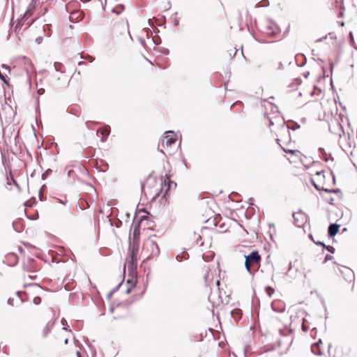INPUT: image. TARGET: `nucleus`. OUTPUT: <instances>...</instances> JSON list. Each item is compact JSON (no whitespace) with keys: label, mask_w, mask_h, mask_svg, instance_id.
Returning a JSON list of instances; mask_svg holds the SVG:
<instances>
[{"label":"nucleus","mask_w":357,"mask_h":357,"mask_svg":"<svg viewBox=\"0 0 357 357\" xmlns=\"http://www.w3.org/2000/svg\"><path fill=\"white\" fill-rule=\"evenodd\" d=\"M245 267L246 271L252 273L251 267L255 266H259L261 261V256L257 251H252L248 255H245Z\"/></svg>","instance_id":"obj_1"},{"label":"nucleus","mask_w":357,"mask_h":357,"mask_svg":"<svg viewBox=\"0 0 357 357\" xmlns=\"http://www.w3.org/2000/svg\"><path fill=\"white\" fill-rule=\"evenodd\" d=\"M138 245L133 243L130 256L127 258L128 271L133 274L137 270Z\"/></svg>","instance_id":"obj_2"},{"label":"nucleus","mask_w":357,"mask_h":357,"mask_svg":"<svg viewBox=\"0 0 357 357\" xmlns=\"http://www.w3.org/2000/svg\"><path fill=\"white\" fill-rule=\"evenodd\" d=\"M161 185L160 191L155 194L153 199L160 196L161 194H162V197H166L168 192L172 187L176 188V183L171 181L170 178L166 175L165 179L162 181Z\"/></svg>","instance_id":"obj_3"},{"label":"nucleus","mask_w":357,"mask_h":357,"mask_svg":"<svg viewBox=\"0 0 357 357\" xmlns=\"http://www.w3.org/2000/svg\"><path fill=\"white\" fill-rule=\"evenodd\" d=\"M33 10V6H32L31 5H29L28 6V8H26L25 13H24L23 16L21 17L20 20H19V22L16 25V29H17L20 26H22L25 23L28 26H29L33 22V20H32L31 22H26V21L28 20L29 17L32 15Z\"/></svg>","instance_id":"obj_4"},{"label":"nucleus","mask_w":357,"mask_h":357,"mask_svg":"<svg viewBox=\"0 0 357 357\" xmlns=\"http://www.w3.org/2000/svg\"><path fill=\"white\" fill-rule=\"evenodd\" d=\"M293 218L294 224L297 227H301L302 225H303L305 222V214L303 213L301 211L293 213Z\"/></svg>","instance_id":"obj_5"},{"label":"nucleus","mask_w":357,"mask_h":357,"mask_svg":"<svg viewBox=\"0 0 357 357\" xmlns=\"http://www.w3.org/2000/svg\"><path fill=\"white\" fill-rule=\"evenodd\" d=\"M273 310L277 312H284L286 309L285 303L280 300L273 301L271 303Z\"/></svg>","instance_id":"obj_6"},{"label":"nucleus","mask_w":357,"mask_h":357,"mask_svg":"<svg viewBox=\"0 0 357 357\" xmlns=\"http://www.w3.org/2000/svg\"><path fill=\"white\" fill-rule=\"evenodd\" d=\"M322 341L321 339L318 340V342L314 343L311 346V351L312 352L317 356H322L323 355V351L321 348Z\"/></svg>","instance_id":"obj_7"},{"label":"nucleus","mask_w":357,"mask_h":357,"mask_svg":"<svg viewBox=\"0 0 357 357\" xmlns=\"http://www.w3.org/2000/svg\"><path fill=\"white\" fill-rule=\"evenodd\" d=\"M342 273L347 281L351 282L354 280V273L349 268L344 267V270L342 271Z\"/></svg>","instance_id":"obj_8"},{"label":"nucleus","mask_w":357,"mask_h":357,"mask_svg":"<svg viewBox=\"0 0 357 357\" xmlns=\"http://www.w3.org/2000/svg\"><path fill=\"white\" fill-rule=\"evenodd\" d=\"M99 132H100L102 135L101 137V141L105 142L107 137L109 136V135L110 134L111 128L109 126L105 125L102 129H99L97 130L96 135H98Z\"/></svg>","instance_id":"obj_9"},{"label":"nucleus","mask_w":357,"mask_h":357,"mask_svg":"<svg viewBox=\"0 0 357 357\" xmlns=\"http://www.w3.org/2000/svg\"><path fill=\"white\" fill-rule=\"evenodd\" d=\"M340 225L332 223L330 224L328 229V234L330 237H334L339 231Z\"/></svg>","instance_id":"obj_10"},{"label":"nucleus","mask_w":357,"mask_h":357,"mask_svg":"<svg viewBox=\"0 0 357 357\" xmlns=\"http://www.w3.org/2000/svg\"><path fill=\"white\" fill-rule=\"evenodd\" d=\"M176 142V138L172 135H167L162 139V146H165V144L168 147Z\"/></svg>","instance_id":"obj_11"},{"label":"nucleus","mask_w":357,"mask_h":357,"mask_svg":"<svg viewBox=\"0 0 357 357\" xmlns=\"http://www.w3.org/2000/svg\"><path fill=\"white\" fill-rule=\"evenodd\" d=\"M140 234V228L139 223L135 225L133 229V243L137 244V241L139 240V236Z\"/></svg>","instance_id":"obj_12"},{"label":"nucleus","mask_w":357,"mask_h":357,"mask_svg":"<svg viewBox=\"0 0 357 357\" xmlns=\"http://www.w3.org/2000/svg\"><path fill=\"white\" fill-rule=\"evenodd\" d=\"M151 248L152 255H157L159 254V252H160L159 246L155 241H151Z\"/></svg>","instance_id":"obj_13"},{"label":"nucleus","mask_w":357,"mask_h":357,"mask_svg":"<svg viewBox=\"0 0 357 357\" xmlns=\"http://www.w3.org/2000/svg\"><path fill=\"white\" fill-rule=\"evenodd\" d=\"M282 128H285L287 132H289V130L291 129L292 130H296V129H298L300 128V125L298 123L293 122V126H284V123H282Z\"/></svg>","instance_id":"obj_14"},{"label":"nucleus","mask_w":357,"mask_h":357,"mask_svg":"<svg viewBox=\"0 0 357 357\" xmlns=\"http://www.w3.org/2000/svg\"><path fill=\"white\" fill-rule=\"evenodd\" d=\"M231 314L233 318L237 321L241 319V311L239 309H235L231 311Z\"/></svg>","instance_id":"obj_15"},{"label":"nucleus","mask_w":357,"mask_h":357,"mask_svg":"<svg viewBox=\"0 0 357 357\" xmlns=\"http://www.w3.org/2000/svg\"><path fill=\"white\" fill-rule=\"evenodd\" d=\"M267 33L275 34L277 31V27L274 24H268L266 26Z\"/></svg>","instance_id":"obj_16"},{"label":"nucleus","mask_w":357,"mask_h":357,"mask_svg":"<svg viewBox=\"0 0 357 357\" xmlns=\"http://www.w3.org/2000/svg\"><path fill=\"white\" fill-rule=\"evenodd\" d=\"M124 8H125L124 5L119 4L118 6H116L115 8H114L112 10V12L114 13H116V15H119L121 13L123 12Z\"/></svg>","instance_id":"obj_17"},{"label":"nucleus","mask_w":357,"mask_h":357,"mask_svg":"<svg viewBox=\"0 0 357 357\" xmlns=\"http://www.w3.org/2000/svg\"><path fill=\"white\" fill-rule=\"evenodd\" d=\"M52 328V324L47 323V325L43 328L42 333L44 337H47V335L50 333Z\"/></svg>","instance_id":"obj_18"},{"label":"nucleus","mask_w":357,"mask_h":357,"mask_svg":"<svg viewBox=\"0 0 357 357\" xmlns=\"http://www.w3.org/2000/svg\"><path fill=\"white\" fill-rule=\"evenodd\" d=\"M287 275L289 277H290L291 278H292V279H295L296 278V275L294 274V273L292 271V264H291V262H290L289 264V268L287 270Z\"/></svg>","instance_id":"obj_19"},{"label":"nucleus","mask_w":357,"mask_h":357,"mask_svg":"<svg viewBox=\"0 0 357 357\" xmlns=\"http://www.w3.org/2000/svg\"><path fill=\"white\" fill-rule=\"evenodd\" d=\"M0 79L2 80L4 84L8 85V80L7 79L6 73H3L1 70H0Z\"/></svg>","instance_id":"obj_20"},{"label":"nucleus","mask_w":357,"mask_h":357,"mask_svg":"<svg viewBox=\"0 0 357 357\" xmlns=\"http://www.w3.org/2000/svg\"><path fill=\"white\" fill-rule=\"evenodd\" d=\"M266 291L267 294L271 297L274 292V289L268 286L266 287Z\"/></svg>","instance_id":"obj_21"},{"label":"nucleus","mask_w":357,"mask_h":357,"mask_svg":"<svg viewBox=\"0 0 357 357\" xmlns=\"http://www.w3.org/2000/svg\"><path fill=\"white\" fill-rule=\"evenodd\" d=\"M52 172V169H47L43 174H42V178L45 180L48 175Z\"/></svg>","instance_id":"obj_22"},{"label":"nucleus","mask_w":357,"mask_h":357,"mask_svg":"<svg viewBox=\"0 0 357 357\" xmlns=\"http://www.w3.org/2000/svg\"><path fill=\"white\" fill-rule=\"evenodd\" d=\"M211 275L213 276V274H211L209 272H208L205 275H204V280H205V282L206 284H209V282H210V277Z\"/></svg>","instance_id":"obj_23"},{"label":"nucleus","mask_w":357,"mask_h":357,"mask_svg":"<svg viewBox=\"0 0 357 357\" xmlns=\"http://www.w3.org/2000/svg\"><path fill=\"white\" fill-rule=\"evenodd\" d=\"M54 68L56 71L62 73V70L61 69V66H62L60 63H54Z\"/></svg>","instance_id":"obj_24"},{"label":"nucleus","mask_w":357,"mask_h":357,"mask_svg":"<svg viewBox=\"0 0 357 357\" xmlns=\"http://www.w3.org/2000/svg\"><path fill=\"white\" fill-rule=\"evenodd\" d=\"M96 123H97V122L87 121H86L85 125L88 129H91V125L96 124Z\"/></svg>","instance_id":"obj_25"},{"label":"nucleus","mask_w":357,"mask_h":357,"mask_svg":"<svg viewBox=\"0 0 357 357\" xmlns=\"http://www.w3.org/2000/svg\"><path fill=\"white\" fill-rule=\"evenodd\" d=\"M325 249H326L328 252H330L331 253H334L335 252V248L333 247V246H331V245H328L326 246V245H324V248Z\"/></svg>","instance_id":"obj_26"},{"label":"nucleus","mask_w":357,"mask_h":357,"mask_svg":"<svg viewBox=\"0 0 357 357\" xmlns=\"http://www.w3.org/2000/svg\"><path fill=\"white\" fill-rule=\"evenodd\" d=\"M33 302L35 305H39L40 303H41V298L39 296H36L33 300Z\"/></svg>","instance_id":"obj_27"},{"label":"nucleus","mask_w":357,"mask_h":357,"mask_svg":"<svg viewBox=\"0 0 357 357\" xmlns=\"http://www.w3.org/2000/svg\"><path fill=\"white\" fill-rule=\"evenodd\" d=\"M265 118H266L267 120L269 121V126H273L274 124L273 119L270 117L268 115L265 114Z\"/></svg>","instance_id":"obj_28"},{"label":"nucleus","mask_w":357,"mask_h":357,"mask_svg":"<svg viewBox=\"0 0 357 357\" xmlns=\"http://www.w3.org/2000/svg\"><path fill=\"white\" fill-rule=\"evenodd\" d=\"M127 283L129 284L131 287H134L136 284V281H133L132 279L128 280Z\"/></svg>","instance_id":"obj_29"},{"label":"nucleus","mask_w":357,"mask_h":357,"mask_svg":"<svg viewBox=\"0 0 357 357\" xmlns=\"http://www.w3.org/2000/svg\"><path fill=\"white\" fill-rule=\"evenodd\" d=\"M81 58L82 59H88L89 61V62H93L94 61V58L92 57L90 55H88L86 57H84L82 56H81Z\"/></svg>","instance_id":"obj_30"},{"label":"nucleus","mask_w":357,"mask_h":357,"mask_svg":"<svg viewBox=\"0 0 357 357\" xmlns=\"http://www.w3.org/2000/svg\"><path fill=\"white\" fill-rule=\"evenodd\" d=\"M214 297H215V294H211L208 296V300L213 303H216L215 301H214Z\"/></svg>","instance_id":"obj_31"},{"label":"nucleus","mask_w":357,"mask_h":357,"mask_svg":"<svg viewBox=\"0 0 357 357\" xmlns=\"http://www.w3.org/2000/svg\"><path fill=\"white\" fill-rule=\"evenodd\" d=\"M1 68H2L3 70H4L5 71L10 72L9 66H7V65H6V64H2V65H1Z\"/></svg>","instance_id":"obj_32"},{"label":"nucleus","mask_w":357,"mask_h":357,"mask_svg":"<svg viewBox=\"0 0 357 357\" xmlns=\"http://www.w3.org/2000/svg\"><path fill=\"white\" fill-rule=\"evenodd\" d=\"M43 40V38L41 36H38L36 38V43L40 44Z\"/></svg>","instance_id":"obj_33"},{"label":"nucleus","mask_w":357,"mask_h":357,"mask_svg":"<svg viewBox=\"0 0 357 357\" xmlns=\"http://www.w3.org/2000/svg\"><path fill=\"white\" fill-rule=\"evenodd\" d=\"M121 285V282L119 283L116 287L115 288V289L113 291H111L109 294V296H111L113 294L114 291H116L117 289H119V288L120 287V286Z\"/></svg>","instance_id":"obj_34"},{"label":"nucleus","mask_w":357,"mask_h":357,"mask_svg":"<svg viewBox=\"0 0 357 357\" xmlns=\"http://www.w3.org/2000/svg\"><path fill=\"white\" fill-rule=\"evenodd\" d=\"M333 258V257L330 255H326V257H325V259L324 261H327L328 260H331V259Z\"/></svg>","instance_id":"obj_35"},{"label":"nucleus","mask_w":357,"mask_h":357,"mask_svg":"<svg viewBox=\"0 0 357 357\" xmlns=\"http://www.w3.org/2000/svg\"><path fill=\"white\" fill-rule=\"evenodd\" d=\"M8 304L10 305H13V298H9L8 299Z\"/></svg>","instance_id":"obj_36"},{"label":"nucleus","mask_w":357,"mask_h":357,"mask_svg":"<svg viewBox=\"0 0 357 357\" xmlns=\"http://www.w3.org/2000/svg\"><path fill=\"white\" fill-rule=\"evenodd\" d=\"M174 24L175 26H178L179 24V19L178 18H175L174 20Z\"/></svg>","instance_id":"obj_37"},{"label":"nucleus","mask_w":357,"mask_h":357,"mask_svg":"<svg viewBox=\"0 0 357 357\" xmlns=\"http://www.w3.org/2000/svg\"><path fill=\"white\" fill-rule=\"evenodd\" d=\"M24 206L26 207H31L32 206V204L30 203V201H27L24 203Z\"/></svg>","instance_id":"obj_38"},{"label":"nucleus","mask_w":357,"mask_h":357,"mask_svg":"<svg viewBox=\"0 0 357 357\" xmlns=\"http://www.w3.org/2000/svg\"><path fill=\"white\" fill-rule=\"evenodd\" d=\"M38 93L40 94V95H42L45 93V89H39L38 90Z\"/></svg>","instance_id":"obj_39"},{"label":"nucleus","mask_w":357,"mask_h":357,"mask_svg":"<svg viewBox=\"0 0 357 357\" xmlns=\"http://www.w3.org/2000/svg\"><path fill=\"white\" fill-rule=\"evenodd\" d=\"M284 151L286 152V153H295V151L294 150H291V149H289V150H286V149H284Z\"/></svg>","instance_id":"obj_40"},{"label":"nucleus","mask_w":357,"mask_h":357,"mask_svg":"<svg viewBox=\"0 0 357 357\" xmlns=\"http://www.w3.org/2000/svg\"><path fill=\"white\" fill-rule=\"evenodd\" d=\"M132 287H130L129 288H128V289H126V293L127 294H130V291H131V290H132Z\"/></svg>","instance_id":"obj_41"},{"label":"nucleus","mask_w":357,"mask_h":357,"mask_svg":"<svg viewBox=\"0 0 357 357\" xmlns=\"http://www.w3.org/2000/svg\"><path fill=\"white\" fill-rule=\"evenodd\" d=\"M176 259L177 261H181L182 259H181V257L180 255H178L176 257Z\"/></svg>","instance_id":"obj_42"},{"label":"nucleus","mask_w":357,"mask_h":357,"mask_svg":"<svg viewBox=\"0 0 357 357\" xmlns=\"http://www.w3.org/2000/svg\"><path fill=\"white\" fill-rule=\"evenodd\" d=\"M319 151L324 155H326V153L324 151V149L323 148H319Z\"/></svg>","instance_id":"obj_43"},{"label":"nucleus","mask_w":357,"mask_h":357,"mask_svg":"<svg viewBox=\"0 0 357 357\" xmlns=\"http://www.w3.org/2000/svg\"><path fill=\"white\" fill-rule=\"evenodd\" d=\"M121 225V222L120 220L118 221V222L116 224V227H120Z\"/></svg>","instance_id":"obj_44"},{"label":"nucleus","mask_w":357,"mask_h":357,"mask_svg":"<svg viewBox=\"0 0 357 357\" xmlns=\"http://www.w3.org/2000/svg\"><path fill=\"white\" fill-rule=\"evenodd\" d=\"M34 261L33 259L31 258V257H29L28 258V262L29 263H33Z\"/></svg>","instance_id":"obj_45"},{"label":"nucleus","mask_w":357,"mask_h":357,"mask_svg":"<svg viewBox=\"0 0 357 357\" xmlns=\"http://www.w3.org/2000/svg\"><path fill=\"white\" fill-rule=\"evenodd\" d=\"M317 245H323L324 247L325 244L321 241H318V242H316L315 243Z\"/></svg>","instance_id":"obj_46"},{"label":"nucleus","mask_w":357,"mask_h":357,"mask_svg":"<svg viewBox=\"0 0 357 357\" xmlns=\"http://www.w3.org/2000/svg\"><path fill=\"white\" fill-rule=\"evenodd\" d=\"M61 324H62V325H63V326H64L65 324H67L66 320V319H63L61 320Z\"/></svg>","instance_id":"obj_47"},{"label":"nucleus","mask_w":357,"mask_h":357,"mask_svg":"<svg viewBox=\"0 0 357 357\" xmlns=\"http://www.w3.org/2000/svg\"><path fill=\"white\" fill-rule=\"evenodd\" d=\"M339 126H340V130H341V132H342L343 134H344V131L343 130L342 126L340 124H339Z\"/></svg>","instance_id":"obj_48"},{"label":"nucleus","mask_w":357,"mask_h":357,"mask_svg":"<svg viewBox=\"0 0 357 357\" xmlns=\"http://www.w3.org/2000/svg\"><path fill=\"white\" fill-rule=\"evenodd\" d=\"M167 4H168V7L167 8V9H169V8H170V7H171L170 1H168V2H167Z\"/></svg>","instance_id":"obj_49"},{"label":"nucleus","mask_w":357,"mask_h":357,"mask_svg":"<svg viewBox=\"0 0 357 357\" xmlns=\"http://www.w3.org/2000/svg\"><path fill=\"white\" fill-rule=\"evenodd\" d=\"M84 61H79V62L78 63V65H79V66L84 65Z\"/></svg>","instance_id":"obj_50"},{"label":"nucleus","mask_w":357,"mask_h":357,"mask_svg":"<svg viewBox=\"0 0 357 357\" xmlns=\"http://www.w3.org/2000/svg\"><path fill=\"white\" fill-rule=\"evenodd\" d=\"M163 53L168 54L169 53V50L165 49V50H164Z\"/></svg>","instance_id":"obj_51"},{"label":"nucleus","mask_w":357,"mask_h":357,"mask_svg":"<svg viewBox=\"0 0 357 357\" xmlns=\"http://www.w3.org/2000/svg\"><path fill=\"white\" fill-rule=\"evenodd\" d=\"M220 282L219 280H217L215 281L216 285H217V286H219Z\"/></svg>","instance_id":"obj_52"},{"label":"nucleus","mask_w":357,"mask_h":357,"mask_svg":"<svg viewBox=\"0 0 357 357\" xmlns=\"http://www.w3.org/2000/svg\"><path fill=\"white\" fill-rule=\"evenodd\" d=\"M68 338H66V339L64 340V343H65L66 344H68Z\"/></svg>","instance_id":"obj_53"},{"label":"nucleus","mask_w":357,"mask_h":357,"mask_svg":"<svg viewBox=\"0 0 357 357\" xmlns=\"http://www.w3.org/2000/svg\"><path fill=\"white\" fill-rule=\"evenodd\" d=\"M165 133L166 134H169V133L174 134V132L173 131H167Z\"/></svg>","instance_id":"obj_54"},{"label":"nucleus","mask_w":357,"mask_h":357,"mask_svg":"<svg viewBox=\"0 0 357 357\" xmlns=\"http://www.w3.org/2000/svg\"><path fill=\"white\" fill-rule=\"evenodd\" d=\"M331 347H332V345H331V344H330L328 345V352H330V350H331Z\"/></svg>","instance_id":"obj_55"},{"label":"nucleus","mask_w":357,"mask_h":357,"mask_svg":"<svg viewBox=\"0 0 357 357\" xmlns=\"http://www.w3.org/2000/svg\"><path fill=\"white\" fill-rule=\"evenodd\" d=\"M76 14H80V13H79V12H76V13H73V14H72V15H76ZM73 17V16H71V17Z\"/></svg>","instance_id":"obj_56"},{"label":"nucleus","mask_w":357,"mask_h":357,"mask_svg":"<svg viewBox=\"0 0 357 357\" xmlns=\"http://www.w3.org/2000/svg\"><path fill=\"white\" fill-rule=\"evenodd\" d=\"M280 139H277V143H278L279 145H280Z\"/></svg>","instance_id":"obj_57"},{"label":"nucleus","mask_w":357,"mask_h":357,"mask_svg":"<svg viewBox=\"0 0 357 357\" xmlns=\"http://www.w3.org/2000/svg\"><path fill=\"white\" fill-rule=\"evenodd\" d=\"M313 184H314V185L315 188L319 189V188H318V186H317L314 183Z\"/></svg>","instance_id":"obj_58"},{"label":"nucleus","mask_w":357,"mask_h":357,"mask_svg":"<svg viewBox=\"0 0 357 357\" xmlns=\"http://www.w3.org/2000/svg\"><path fill=\"white\" fill-rule=\"evenodd\" d=\"M236 52H237V50H235L232 56H234L236 54Z\"/></svg>","instance_id":"obj_59"},{"label":"nucleus","mask_w":357,"mask_h":357,"mask_svg":"<svg viewBox=\"0 0 357 357\" xmlns=\"http://www.w3.org/2000/svg\"><path fill=\"white\" fill-rule=\"evenodd\" d=\"M77 356H79V355H80V354H79V351H77Z\"/></svg>","instance_id":"obj_60"},{"label":"nucleus","mask_w":357,"mask_h":357,"mask_svg":"<svg viewBox=\"0 0 357 357\" xmlns=\"http://www.w3.org/2000/svg\"><path fill=\"white\" fill-rule=\"evenodd\" d=\"M321 172H317V174L318 175H319V174H321Z\"/></svg>","instance_id":"obj_61"},{"label":"nucleus","mask_w":357,"mask_h":357,"mask_svg":"<svg viewBox=\"0 0 357 357\" xmlns=\"http://www.w3.org/2000/svg\"><path fill=\"white\" fill-rule=\"evenodd\" d=\"M17 295H20V291H17Z\"/></svg>","instance_id":"obj_62"},{"label":"nucleus","mask_w":357,"mask_h":357,"mask_svg":"<svg viewBox=\"0 0 357 357\" xmlns=\"http://www.w3.org/2000/svg\"><path fill=\"white\" fill-rule=\"evenodd\" d=\"M324 160H325L326 161H328V158H325V157H324Z\"/></svg>","instance_id":"obj_63"},{"label":"nucleus","mask_w":357,"mask_h":357,"mask_svg":"<svg viewBox=\"0 0 357 357\" xmlns=\"http://www.w3.org/2000/svg\"><path fill=\"white\" fill-rule=\"evenodd\" d=\"M231 54H233V52L229 53L230 56H231Z\"/></svg>","instance_id":"obj_64"}]
</instances>
